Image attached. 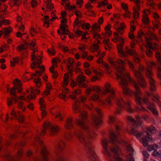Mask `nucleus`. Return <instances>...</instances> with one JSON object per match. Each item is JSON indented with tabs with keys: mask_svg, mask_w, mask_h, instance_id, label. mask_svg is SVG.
Masks as SVG:
<instances>
[{
	"mask_svg": "<svg viewBox=\"0 0 161 161\" xmlns=\"http://www.w3.org/2000/svg\"><path fill=\"white\" fill-rule=\"evenodd\" d=\"M108 142L106 139H104L102 140V145L103 148L104 154L108 157V159L110 161H123L119 156L120 149L117 146H114L111 149V151L113 154L112 158L110 159V158L111 155L108 153ZM128 161H134V158L132 156L127 158Z\"/></svg>",
	"mask_w": 161,
	"mask_h": 161,
	"instance_id": "obj_1",
	"label": "nucleus"
},
{
	"mask_svg": "<svg viewBox=\"0 0 161 161\" xmlns=\"http://www.w3.org/2000/svg\"><path fill=\"white\" fill-rule=\"evenodd\" d=\"M119 74H116L117 79L121 78L119 85L123 89V93L125 95H128L130 93V90L128 87L127 81L132 82L133 80L130 76L129 74L125 73L123 72L118 71Z\"/></svg>",
	"mask_w": 161,
	"mask_h": 161,
	"instance_id": "obj_2",
	"label": "nucleus"
},
{
	"mask_svg": "<svg viewBox=\"0 0 161 161\" xmlns=\"http://www.w3.org/2000/svg\"><path fill=\"white\" fill-rule=\"evenodd\" d=\"M130 134H133L137 138H139L140 141L144 146L147 145L148 142L153 140L151 136L145 131L139 132L136 130L132 129L131 131Z\"/></svg>",
	"mask_w": 161,
	"mask_h": 161,
	"instance_id": "obj_3",
	"label": "nucleus"
},
{
	"mask_svg": "<svg viewBox=\"0 0 161 161\" xmlns=\"http://www.w3.org/2000/svg\"><path fill=\"white\" fill-rule=\"evenodd\" d=\"M105 88V89L103 91V93L105 94L109 93L110 94L105 99V101L108 105H111V100L114 99L115 97V92L114 89L111 87V84L109 83H106Z\"/></svg>",
	"mask_w": 161,
	"mask_h": 161,
	"instance_id": "obj_4",
	"label": "nucleus"
},
{
	"mask_svg": "<svg viewBox=\"0 0 161 161\" xmlns=\"http://www.w3.org/2000/svg\"><path fill=\"white\" fill-rule=\"evenodd\" d=\"M133 86L136 90V91L134 93L135 101L136 104L139 105L141 107V108H139V109L137 108L136 110L137 111L138 110L145 111L146 110V109L141 105V99L140 97V96H141V93L140 87L135 82H133Z\"/></svg>",
	"mask_w": 161,
	"mask_h": 161,
	"instance_id": "obj_5",
	"label": "nucleus"
},
{
	"mask_svg": "<svg viewBox=\"0 0 161 161\" xmlns=\"http://www.w3.org/2000/svg\"><path fill=\"white\" fill-rule=\"evenodd\" d=\"M45 129H49V134L51 136L56 135L60 130L59 127L57 125L52 124L49 121H46L43 124Z\"/></svg>",
	"mask_w": 161,
	"mask_h": 161,
	"instance_id": "obj_6",
	"label": "nucleus"
},
{
	"mask_svg": "<svg viewBox=\"0 0 161 161\" xmlns=\"http://www.w3.org/2000/svg\"><path fill=\"white\" fill-rule=\"evenodd\" d=\"M115 103L117 106L119 108H124L128 112L133 113V110L131 107V102L129 101L127 103H125L123 100L121 98H117L115 100Z\"/></svg>",
	"mask_w": 161,
	"mask_h": 161,
	"instance_id": "obj_7",
	"label": "nucleus"
},
{
	"mask_svg": "<svg viewBox=\"0 0 161 161\" xmlns=\"http://www.w3.org/2000/svg\"><path fill=\"white\" fill-rule=\"evenodd\" d=\"M151 68V67H150L149 68H147L146 69L147 72L146 73V75L148 78L150 87V90L151 91L153 92L156 91V86L155 84V82L152 77L153 74L151 70L150 69Z\"/></svg>",
	"mask_w": 161,
	"mask_h": 161,
	"instance_id": "obj_8",
	"label": "nucleus"
},
{
	"mask_svg": "<svg viewBox=\"0 0 161 161\" xmlns=\"http://www.w3.org/2000/svg\"><path fill=\"white\" fill-rule=\"evenodd\" d=\"M11 117L8 119V114H7L6 115L5 120L6 121L9 119L10 120H17L18 118V121H24L25 119V117L23 115H20L19 112H17L16 113L14 109H13L11 112L10 114Z\"/></svg>",
	"mask_w": 161,
	"mask_h": 161,
	"instance_id": "obj_9",
	"label": "nucleus"
},
{
	"mask_svg": "<svg viewBox=\"0 0 161 161\" xmlns=\"http://www.w3.org/2000/svg\"><path fill=\"white\" fill-rule=\"evenodd\" d=\"M116 62L118 63L119 66L117 68V71L120 72L124 71L125 69L124 66L126 63L128 64L130 68L133 69L134 68L133 64L128 60L126 59L124 61H123L121 59H119L116 60Z\"/></svg>",
	"mask_w": 161,
	"mask_h": 161,
	"instance_id": "obj_10",
	"label": "nucleus"
},
{
	"mask_svg": "<svg viewBox=\"0 0 161 161\" xmlns=\"http://www.w3.org/2000/svg\"><path fill=\"white\" fill-rule=\"evenodd\" d=\"M134 74L135 77L137 79L139 84L141 87L144 88L147 86V84L145 80L144 79L142 73L137 70H135L134 71Z\"/></svg>",
	"mask_w": 161,
	"mask_h": 161,
	"instance_id": "obj_11",
	"label": "nucleus"
},
{
	"mask_svg": "<svg viewBox=\"0 0 161 161\" xmlns=\"http://www.w3.org/2000/svg\"><path fill=\"white\" fill-rule=\"evenodd\" d=\"M158 148V146L156 145H150L148 146L147 149L149 151L153 150V152L152 153L153 156H157L159 158H161V151L157 152V150H155Z\"/></svg>",
	"mask_w": 161,
	"mask_h": 161,
	"instance_id": "obj_12",
	"label": "nucleus"
},
{
	"mask_svg": "<svg viewBox=\"0 0 161 161\" xmlns=\"http://www.w3.org/2000/svg\"><path fill=\"white\" fill-rule=\"evenodd\" d=\"M18 86L17 87L16 86H14L13 87L11 88L10 89V90H9V88H7V92L8 93L9 92L10 95L12 96V99H13V100L14 101V102L15 103H16V102L17 101V95L16 94V90H18Z\"/></svg>",
	"mask_w": 161,
	"mask_h": 161,
	"instance_id": "obj_13",
	"label": "nucleus"
},
{
	"mask_svg": "<svg viewBox=\"0 0 161 161\" xmlns=\"http://www.w3.org/2000/svg\"><path fill=\"white\" fill-rule=\"evenodd\" d=\"M124 44V38H120L119 39V44L117 46V48L118 50V53L120 54L121 56L124 55L125 54L123 50V45Z\"/></svg>",
	"mask_w": 161,
	"mask_h": 161,
	"instance_id": "obj_14",
	"label": "nucleus"
},
{
	"mask_svg": "<svg viewBox=\"0 0 161 161\" xmlns=\"http://www.w3.org/2000/svg\"><path fill=\"white\" fill-rule=\"evenodd\" d=\"M88 151L90 154L91 161H100L98 157L96 156L94 149L92 147H88Z\"/></svg>",
	"mask_w": 161,
	"mask_h": 161,
	"instance_id": "obj_15",
	"label": "nucleus"
},
{
	"mask_svg": "<svg viewBox=\"0 0 161 161\" xmlns=\"http://www.w3.org/2000/svg\"><path fill=\"white\" fill-rule=\"evenodd\" d=\"M117 134H115L113 132H112L110 133V142L112 143L117 145L120 143L117 139Z\"/></svg>",
	"mask_w": 161,
	"mask_h": 161,
	"instance_id": "obj_16",
	"label": "nucleus"
},
{
	"mask_svg": "<svg viewBox=\"0 0 161 161\" xmlns=\"http://www.w3.org/2000/svg\"><path fill=\"white\" fill-rule=\"evenodd\" d=\"M122 143L125 144L126 150V152L128 154L132 155V153L134 152V150L132 147H131L130 145L128 143L125 141H122Z\"/></svg>",
	"mask_w": 161,
	"mask_h": 161,
	"instance_id": "obj_17",
	"label": "nucleus"
},
{
	"mask_svg": "<svg viewBox=\"0 0 161 161\" xmlns=\"http://www.w3.org/2000/svg\"><path fill=\"white\" fill-rule=\"evenodd\" d=\"M13 83L14 84V86H16L17 87H18V92L19 93L21 92L22 90L21 81L17 79H16L14 80Z\"/></svg>",
	"mask_w": 161,
	"mask_h": 161,
	"instance_id": "obj_18",
	"label": "nucleus"
},
{
	"mask_svg": "<svg viewBox=\"0 0 161 161\" xmlns=\"http://www.w3.org/2000/svg\"><path fill=\"white\" fill-rule=\"evenodd\" d=\"M74 136L78 138L80 142L85 141L84 136L82 135V134L79 131H76L74 133Z\"/></svg>",
	"mask_w": 161,
	"mask_h": 161,
	"instance_id": "obj_19",
	"label": "nucleus"
},
{
	"mask_svg": "<svg viewBox=\"0 0 161 161\" xmlns=\"http://www.w3.org/2000/svg\"><path fill=\"white\" fill-rule=\"evenodd\" d=\"M126 48L127 49L128 47H126ZM124 53L125 54L124 55L121 56V57L125 56L126 55V54H129L130 55L133 56L134 57L135 56H137V54L136 53V51L135 50L130 49L128 50L127 49V50L126 51L125 50V52Z\"/></svg>",
	"mask_w": 161,
	"mask_h": 161,
	"instance_id": "obj_20",
	"label": "nucleus"
},
{
	"mask_svg": "<svg viewBox=\"0 0 161 161\" xmlns=\"http://www.w3.org/2000/svg\"><path fill=\"white\" fill-rule=\"evenodd\" d=\"M126 27V26L125 24L124 23H121L119 28L116 29L115 27L114 28L120 34H122L124 31V30Z\"/></svg>",
	"mask_w": 161,
	"mask_h": 161,
	"instance_id": "obj_21",
	"label": "nucleus"
},
{
	"mask_svg": "<svg viewBox=\"0 0 161 161\" xmlns=\"http://www.w3.org/2000/svg\"><path fill=\"white\" fill-rule=\"evenodd\" d=\"M155 57L157 59L158 62L160 63L161 66V55L159 51H157L155 54ZM158 72H161V68L158 67L157 68Z\"/></svg>",
	"mask_w": 161,
	"mask_h": 161,
	"instance_id": "obj_22",
	"label": "nucleus"
},
{
	"mask_svg": "<svg viewBox=\"0 0 161 161\" xmlns=\"http://www.w3.org/2000/svg\"><path fill=\"white\" fill-rule=\"evenodd\" d=\"M95 110L99 114V117L97 120H95V121H101V120L103 119V112L102 110L99 108H95Z\"/></svg>",
	"mask_w": 161,
	"mask_h": 161,
	"instance_id": "obj_23",
	"label": "nucleus"
},
{
	"mask_svg": "<svg viewBox=\"0 0 161 161\" xmlns=\"http://www.w3.org/2000/svg\"><path fill=\"white\" fill-rule=\"evenodd\" d=\"M42 63V61L40 59L39 61L36 60L31 64V67L32 69L35 67H39V66Z\"/></svg>",
	"mask_w": 161,
	"mask_h": 161,
	"instance_id": "obj_24",
	"label": "nucleus"
},
{
	"mask_svg": "<svg viewBox=\"0 0 161 161\" xmlns=\"http://www.w3.org/2000/svg\"><path fill=\"white\" fill-rule=\"evenodd\" d=\"M79 117L83 121L86 120L87 118V112L86 111L82 112L80 114Z\"/></svg>",
	"mask_w": 161,
	"mask_h": 161,
	"instance_id": "obj_25",
	"label": "nucleus"
},
{
	"mask_svg": "<svg viewBox=\"0 0 161 161\" xmlns=\"http://www.w3.org/2000/svg\"><path fill=\"white\" fill-rule=\"evenodd\" d=\"M45 3H46L47 5L46 7V8L50 10H52L54 6L52 4H51V1L47 0V1L45 2Z\"/></svg>",
	"mask_w": 161,
	"mask_h": 161,
	"instance_id": "obj_26",
	"label": "nucleus"
},
{
	"mask_svg": "<svg viewBox=\"0 0 161 161\" xmlns=\"http://www.w3.org/2000/svg\"><path fill=\"white\" fill-rule=\"evenodd\" d=\"M142 21L144 24L147 25L149 23L150 20L147 16L144 15H143Z\"/></svg>",
	"mask_w": 161,
	"mask_h": 161,
	"instance_id": "obj_27",
	"label": "nucleus"
},
{
	"mask_svg": "<svg viewBox=\"0 0 161 161\" xmlns=\"http://www.w3.org/2000/svg\"><path fill=\"white\" fill-rule=\"evenodd\" d=\"M85 79L86 77L84 75H81L78 76L76 80L80 84L85 80Z\"/></svg>",
	"mask_w": 161,
	"mask_h": 161,
	"instance_id": "obj_28",
	"label": "nucleus"
},
{
	"mask_svg": "<svg viewBox=\"0 0 161 161\" xmlns=\"http://www.w3.org/2000/svg\"><path fill=\"white\" fill-rule=\"evenodd\" d=\"M100 26L99 25H98L97 23H95L92 25V31H96L97 32H99L100 31Z\"/></svg>",
	"mask_w": 161,
	"mask_h": 161,
	"instance_id": "obj_29",
	"label": "nucleus"
},
{
	"mask_svg": "<svg viewBox=\"0 0 161 161\" xmlns=\"http://www.w3.org/2000/svg\"><path fill=\"white\" fill-rule=\"evenodd\" d=\"M9 47L6 44H4L2 45L0 47V50L1 52L6 51L8 50L9 49Z\"/></svg>",
	"mask_w": 161,
	"mask_h": 161,
	"instance_id": "obj_30",
	"label": "nucleus"
},
{
	"mask_svg": "<svg viewBox=\"0 0 161 161\" xmlns=\"http://www.w3.org/2000/svg\"><path fill=\"white\" fill-rule=\"evenodd\" d=\"M2 30L3 31V33L7 34H9L10 32L13 31L12 28L11 27L3 28Z\"/></svg>",
	"mask_w": 161,
	"mask_h": 161,
	"instance_id": "obj_31",
	"label": "nucleus"
},
{
	"mask_svg": "<svg viewBox=\"0 0 161 161\" xmlns=\"http://www.w3.org/2000/svg\"><path fill=\"white\" fill-rule=\"evenodd\" d=\"M153 25L154 27L156 29H157L158 27L161 26V24L159 21L158 20H155L153 22Z\"/></svg>",
	"mask_w": 161,
	"mask_h": 161,
	"instance_id": "obj_32",
	"label": "nucleus"
},
{
	"mask_svg": "<svg viewBox=\"0 0 161 161\" xmlns=\"http://www.w3.org/2000/svg\"><path fill=\"white\" fill-rule=\"evenodd\" d=\"M81 27L83 29L86 30L89 29L91 27V25L89 23H84L81 25Z\"/></svg>",
	"mask_w": 161,
	"mask_h": 161,
	"instance_id": "obj_33",
	"label": "nucleus"
},
{
	"mask_svg": "<svg viewBox=\"0 0 161 161\" xmlns=\"http://www.w3.org/2000/svg\"><path fill=\"white\" fill-rule=\"evenodd\" d=\"M147 108L151 111L156 107V106L154 104L151 103L150 102L147 104Z\"/></svg>",
	"mask_w": 161,
	"mask_h": 161,
	"instance_id": "obj_34",
	"label": "nucleus"
},
{
	"mask_svg": "<svg viewBox=\"0 0 161 161\" xmlns=\"http://www.w3.org/2000/svg\"><path fill=\"white\" fill-rule=\"evenodd\" d=\"M85 14L87 15L94 17H95L96 14L93 11L90 10H87Z\"/></svg>",
	"mask_w": 161,
	"mask_h": 161,
	"instance_id": "obj_35",
	"label": "nucleus"
},
{
	"mask_svg": "<svg viewBox=\"0 0 161 161\" xmlns=\"http://www.w3.org/2000/svg\"><path fill=\"white\" fill-rule=\"evenodd\" d=\"M92 33L93 35V38L97 40L98 38H101V35L97 33H96L95 31H92Z\"/></svg>",
	"mask_w": 161,
	"mask_h": 161,
	"instance_id": "obj_36",
	"label": "nucleus"
},
{
	"mask_svg": "<svg viewBox=\"0 0 161 161\" xmlns=\"http://www.w3.org/2000/svg\"><path fill=\"white\" fill-rule=\"evenodd\" d=\"M77 124L84 129L87 128L86 125L84 121H77Z\"/></svg>",
	"mask_w": 161,
	"mask_h": 161,
	"instance_id": "obj_37",
	"label": "nucleus"
},
{
	"mask_svg": "<svg viewBox=\"0 0 161 161\" xmlns=\"http://www.w3.org/2000/svg\"><path fill=\"white\" fill-rule=\"evenodd\" d=\"M16 49L18 52H20L26 49L24 45L23 44H21L19 45L18 46H17L16 47Z\"/></svg>",
	"mask_w": 161,
	"mask_h": 161,
	"instance_id": "obj_38",
	"label": "nucleus"
},
{
	"mask_svg": "<svg viewBox=\"0 0 161 161\" xmlns=\"http://www.w3.org/2000/svg\"><path fill=\"white\" fill-rule=\"evenodd\" d=\"M142 122L141 121H132V125L134 127L136 128L138 127L141 126Z\"/></svg>",
	"mask_w": 161,
	"mask_h": 161,
	"instance_id": "obj_39",
	"label": "nucleus"
},
{
	"mask_svg": "<svg viewBox=\"0 0 161 161\" xmlns=\"http://www.w3.org/2000/svg\"><path fill=\"white\" fill-rule=\"evenodd\" d=\"M30 33L32 36H34L36 34L37 32L34 27H32L30 29Z\"/></svg>",
	"mask_w": 161,
	"mask_h": 161,
	"instance_id": "obj_40",
	"label": "nucleus"
},
{
	"mask_svg": "<svg viewBox=\"0 0 161 161\" xmlns=\"http://www.w3.org/2000/svg\"><path fill=\"white\" fill-rule=\"evenodd\" d=\"M98 48V46L95 43L93 44L91 47V50L92 52L97 51Z\"/></svg>",
	"mask_w": 161,
	"mask_h": 161,
	"instance_id": "obj_41",
	"label": "nucleus"
},
{
	"mask_svg": "<svg viewBox=\"0 0 161 161\" xmlns=\"http://www.w3.org/2000/svg\"><path fill=\"white\" fill-rule=\"evenodd\" d=\"M147 130L148 132L152 134H154L156 131V129L153 126H151L150 127H148Z\"/></svg>",
	"mask_w": 161,
	"mask_h": 161,
	"instance_id": "obj_42",
	"label": "nucleus"
},
{
	"mask_svg": "<svg viewBox=\"0 0 161 161\" xmlns=\"http://www.w3.org/2000/svg\"><path fill=\"white\" fill-rule=\"evenodd\" d=\"M145 47L147 48V49H152L153 51H154L153 48L152 46V43L151 42H147L146 45L145 46Z\"/></svg>",
	"mask_w": 161,
	"mask_h": 161,
	"instance_id": "obj_43",
	"label": "nucleus"
},
{
	"mask_svg": "<svg viewBox=\"0 0 161 161\" xmlns=\"http://www.w3.org/2000/svg\"><path fill=\"white\" fill-rule=\"evenodd\" d=\"M73 126V125L71 121H67L65 124V127L66 129H71Z\"/></svg>",
	"mask_w": 161,
	"mask_h": 161,
	"instance_id": "obj_44",
	"label": "nucleus"
},
{
	"mask_svg": "<svg viewBox=\"0 0 161 161\" xmlns=\"http://www.w3.org/2000/svg\"><path fill=\"white\" fill-rule=\"evenodd\" d=\"M131 15L130 12L128 10H126L125 13L123 14V16L124 18H129Z\"/></svg>",
	"mask_w": 161,
	"mask_h": 161,
	"instance_id": "obj_45",
	"label": "nucleus"
},
{
	"mask_svg": "<svg viewBox=\"0 0 161 161\" xmlns=\"http://www.w3.org/2000/svg\"><path fill=\"white\" fill-rule=\"evenodd\" d=\"M160 97L158 95H153L152 96V100L158 103L159 101V99Z\"/></svg>",
	"mask_w": 161,
	"mask_h": 161,
	"instance_id": "obj_46",
	"label": "nucleus"
},
{
	"mask_svg": "<svg viewBox=\"0 0 161 161\" xmlns=\"http://www.w3.org/2000/svg\"><path fill=\"white\" fill-rule=\"evenodd\" d=\"M65 144V142L63 141L62 140L60 141L58 144V147L61 149L63 148L64 147Z\"/></svg>",
	"mask_w": 161,
	"mask_h": 161,
	"instance_id": "obj_47",
	"label": "nucleus"
},
{
	"mask_svg": "<svg viewBox=\"0 0 161 161\" xmlns=\"http://www.w3.org/2000/svg\"><path fill=\"white\" fill-rule=\"evenodd\" d=\"M68 26L65 24H60L59 29L63 31L68 28Z\"/></svg>",
	"mask_w": 161,
	"mask_h": 161,
	"instance_id": "obj_48",
	"label": "nucleus"
},
{
	"mask_svg": "<svg viewBox=\"0 0 161 161\" xmlns=\"http://www.w3.org/2000/svg\"><path fill=\"white\" fill-rule=\"evenodd\" d=\"M73 109L75 113H79L80 111L78 106L76 104L73 106Z\"/></svg>",
	"mask_w": 161,
	"mask_h": 161,
	"instance_id": "obj_49",
	"label": "nucleus"
},
{
	"mask_svg": "<svg viewBox=\"0 0 161 161\" xmlns=\"http://www.w3.org/2000/svg\"><path fill=\"white\" fill-rule=\"evenodd\" d=\"M99 98L98 95L95 94H93L91 97L92 100L93 101H96L97 99L99 100Z\"/></svg>",
	"mask_w": 161,
	"mask_h": 161,
	"instance_id": "obj_50",
	"label": "nucleus"
},
{
	"mask_svg": "<svg viewBox=\"0 0 161 161\" xmlns=\"http://www.w3.org/2000/svg\"><path fill=\"white\" fill-rule=\"evenodd\" d=\"M67 66L68 67V69L69 70L68 73H72L74 70V69L73 68V66L72 67L71 65H67Z\"/></svg>",
	"mask_w": 161,
	"mask_h": 161,
	"instance_id": "obj_51",
	"label": "nucleus"
},
{
	"mask_svg": "<svg viewBox=\"0 0 161 161\" xmlns=\"http://www.w3.org/2000/svg\"><path fill=\"white\" fill-rule=\"evenodd\" d=\"M48 52L49 54L51 55H54L55 53V52L54 51V49L53 48H51L50 50L48 48Z\"/></svg>",
	"mask_w": 161,
	"mask_h": 161,
	"instance_id": "obj_52",
	"label": "nucleus"
},
{
	"mask_svg": "<svg viewBox=\"0 0 161 161\" xmlns=\"http://www.w3.org/2000/svg\"><path fill=\"white\" fill-rule=\"evenodd\" d=\"M147 55L148 57H150L152 55V51L151 50L147 49L146 51Z\"/></svg>",
	"mask_w": 161,
	"mask_h": 161,
	"instance_id": "obj_53",
	"label": "nucleus"
},
{
	"mask_svg": "<svg viewBox=\"0 0 161 161\" xmlns=\"http://www.w3.org/2000/svg\"><path fill=\"white\" fill-rule=\"evenodd\" d=\"M133 15L135 19H137L139 17V13L138 12H134L133 13Z\"/></svg>",
	"mask_w": 161,
	"mask_h": 161,
	"instance_id": "obj_54",
	"label": "nucleus"
},
{
	"mask_svg": "<svg viewBox=\"0 0 161 161\" xmlns=\"http://www.w3.org/2000/svg\"><path fill=\"white\" fill-rule=\"evenodd\" d=\"M61 62V60L59 58H53L52 60V63L53 64V62L57 63H59Z\"/></svg>",
	"mask_w": 161,
	"mask_h": 161,
	"instance_id": "obj_55",
	"label": "nucleus"
},
{
	"mask_svg": "<svg viewBox=\"0 0 161 161\" xmlns=\"http://www.w3.org/2000/svg\"><path fill=\"white\" fill-rule=\"evenodd\" d=\"M121 6L123 9L126 10H128V6L127 4L124 3H122L121 4Z\"/></svg>",
	"mask_w": 161,
	"mask_h": 161,
	"instance_id": "obj_56",
	"label": "nucleus"
},
{
	"mask_svg": "<svg viewBox=\"0 0 161 161\" xmlns=\"http://www.w3.org/2000/svg\"><path fill=\"white\" fill-rule=\"evenodd\" d=\"M145 34L142 31V30L139 31L138 32L137 37L139 38H141L142 36H143Z\"/></svg>",
	"mask_w": 161,
	"mask_h": 161,
	"instance_id": "obj_57",
	"label": "nucleus"
},
{
	"mask_svg": "<svg viewBox=\"0 0 161 161\" xmlns=\"http://www.w3.org/2000/svg\"><path fill=\"white\" fill-rule=\"evenodd\" d=\"M112 45L109 42L108 43L107 46H105V48L106 50H110L112 47Z\"/></svg>",
	"mask_w": 161,
	"mask_h": 161,
	"instance_id": "obj_58",
	"label": "nucleus"
},
{
	"mask_svg": "<svg viewBox=\"0 0 161 161\" xmlns=\"http://www.w3.org/2000/svg\"><path fill=\"white\" fill-rule=\"evenodd\" d=\"M61 31H62V34L61 35H62V36H64L65 35H67L69 33V30L67 28Z\"/></svg>",
	"mask_w": 161,
	"mask_h": 161,
	"instance_id": "obj_59",
	"label": "nucleus"
},
{
	"mask_svg": "<svg viewBox=\"0 0 161 161\" xmlns=\"http://www.w3.org/2000/svg\"><path fill=\"white\" fill-rule=\"evenodd\" d=\"M62 91L64 94H66L69 93V92L70 91L68 88L64 87L62 89Z\"/></svg>",
	"mask_w": 161,
	"mask_h": 161,
	"instance_id": "obj_60",
	"label": "nucleus"
},
{
	"mask_svg": "<svg viewBox=\"0 0 161 161\" xmlns=\"http://www.w3.org/2000/svg\"><path fill=\"white\" fill-rule=\"evenodd\" d=\"M151 11L148 9H145L143 10V12L145 14V15L147 16L150 14Z\"/></svg>",
	"mask_w": 161,
	"mask_h": 161,
	"instance_id": "obj_61",
	"label": "nucleus"
},
{
	"mask_svg": "<svg viewBox=\"0 0 161 161\" xmlns=\"http://www.w3.org/2000/svg\"><path fill=\"white\" fill-rule=\"evenodd\" d=\"M12 98H8L7 99V104L8 106H11L12 105Z\"/></svg>",
	"mask_w": 161,
	"mask_h": 161,
	"instance_id": "obj_62",
	"label": "nucleus"
},
{
	"mask_svg": "<svg viewBox=\"0 0 161 161\" xmlns=\"http://www.w3.org/2000/svg\"><path fill=\"white\" fill-rule=\"evenodd\" d=\"M151 111L154 115L158 116V110L156 108V107L153 109L151 110Z\"/></svg>",
	"mask_w": 161,
	"mask_h": 161,
	"instance_id": "obj_63",
	"label": "nucleus"
},
{
	"mask_svg": "<svg viewBox=\"0 0 161 161\" xmlns=\"http://www.w3.org/2000/svg\"><path fill=\"white\" fill-rule=\"evenodd\" d=\"M69 97L72 100H74L76 98V95L72 92L71 94L69 95Z\"/></svg>",
	"mask_w": 161,
	"mask_h": 161,
	"instance_id": "obj_64",
	"label": "nucleus"
}]
</instances>
